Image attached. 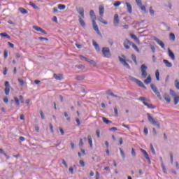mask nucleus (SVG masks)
Returning a JSON list of instances; mask_svg holds the SVG:
<instances>
[{"label": "nucleus", "instance_id": "f257e3e1", "mask_svg": "<svg viewBox=\"0 0 179 179\" xmlns=\"http://www.w3.org/2000/svg\"><path fill=\"white\" fill-rule=\"evenodd\" d=\"M147 117L150 124H152V125H155L158 128V129H160V123L159 122V121L155 120V119H153V117H152V115H150V113H147Z\"/></svg>", "mask_w": 179, "mask_h": 179}, {"label": "nucleus", "instance_id": "f03ea898", "mask_svg": "<svg viewBox=\"0 0 179 179\" xmlns=\"http://www.w3.org/2000/svg\"><path fill=\"white\" fill-rule=\"evenodd\" d=\"M129 78L130 80H131V82H134L135 83H136V85H138L139 87H143V89H145L146 90L147 87L146 86H145V85H143V83H142V81L131 76H129Z\"/></svg>", "mask_w": 179, "mask_h": 179}, {"label": "nucleus", "instance_id": "7ed1b4c3", "mask_svg": "<svg viewBox=\"0 0 179 179\" xmlns=\"http://www.w3.org/2000/svg\"><path fill=\"white\" fill-rule=\"evenodd\" d=\"M102 54L105 58H111V51H110V48H103Z\"/></svg>", "mask_w": 179, "mask_h": 179}, {"label": "nucleus", "instance_id": "20e7f679", "mask_svg": "<svg viewBox=\"0 0 179 179\" xmlns=\"http://www.w3.org/2000/svg\"><path fill=\"white\" fill-rule=\"evenodd\" d=\"M141 76L143 78H147L148 76V72H146V69H148V66L145 64H142L141 66Z\"/></svg>", "mask_w": 179, "mask_h": 179}, {"label": "nucleus", "instance_id": "39448f33", "mask_svg": "<svg viewBox=\"0 0 179 179\" xmlns=\"http://www.w3.org/2000/svg\"><path fill=\"white\" fill-rule=\"evenodd\" d=\"M141 153L143 155L145 159L148 160V164H152V162L150 161V157H149V154H148V152L143 149H141Z\"/></svg>", "mask_w": 179, "mask_h": 179}, {"label": "nucleus", "instance_id": "423d86ee", "mask_svg": "<svg viewBox=\"0 0 179 179\" xmlns=\"http://www.w3.org/2000/svg\"><path fill=\"white\" fill-rule=\"evenodd\" d=\"M80 57L83 59H85V61H86V62H88L89 64H90V65H92L93 66H96V62H94V60L87 58L83 55H80Z\"/></svg>", "mask_w": 179, "mask_h": 179}, {"label": "nucleus", "instance_id": "0eeeda50", "mask_svg": "<svg viewBox=\"0 0 179 179\" xmlns=\"http://www.w3.org/2000/svg\"><path fill=\"white\" fill-rule=\"evenodd\" d=\"M138 100H140V101H143V103L144 104V106H146V107H148V108H149L150 103H148L146 101H149V99H146L145 96H141L138 98Z\"/></svg>", "mask_w": 179, "mask_h": 179}, {"label": "nucleus", "instance_id": "6e6552de", "mask_svg": "<svg viewBox=\"0 0 179 179\" xmlns=\"http://www.w3.org/2000/svg\"><path fill=\"white\" fill-rule=\"evenodd\" d=\"M119 61H120L121 64H122L124 66L127 68V69H131V66H129L127 61H125V59H124L122 57H119Z\"/></svg>", "mask_w": 179, "mask_h": 179}, {"label": "nucleus", "instance_id": "1a4fd4ad", "mask_svg": "<svg viewBox=\"0 0 179 179\" xmlns=\"http://www.w3.org/2000/svg\"><path fill=\"white\" fill-rule=\"evenodd\" d=\"M120 24V17L118 14H115L114 18H113V25L117 27Z\"/></svg>", "mask_w": 179, "mask_h": 179}, {"label": "nucleus", "instance_id": "9d476101", "mask_svg": "<svg viewBox=\"0 0 179 179\" xmlns=\"http://www.w3.org/2000/svg\"><path fill=\"white\" fill-rule=\"evenodd\" d=\"M92 26H93L94 30L96 31L97 34H99V36H101V33H100V30H99V26H97V24L96 23V20H92Z\"/></svg>", "mask_w": 179, "mask_h": 179}, {"label": "nucleus", "instance_id": "9b49d317", "mask_svg": "<svg viewBox=\"0 0 179 179\" xmlns=\"http://www.w3.org/2000/svg\"><path fill=\"white\" fill-rule=\"evenodd\" d=\"M76 10L79 15L83 17V19H85V8L83 7H79L76 8Z\"/></svg>", "mask_w": 179, "mask_h": 179}, {"label": "nucleus", "instance_id": "f8f14e48", "mask_svg": "<svg viewBox=\"0 0 179 179\" xmlns=\"http://www.w3.org/2000/svg\"><path fill=\"white\" fill-rule=\"evenodd\" d=\"M154 41H156V43H157L159 44V45H160V47L162 48H163V50H166V47L164 45V43H163V41H160V39H159L158 38L154 37Z\"/></svg>", "mask_w": 179, "mask_h": 179}, {"label": "nucleus", "instance_id": "ddd939ff", "mask_svg": "<svg viewBox=\"0 0 179 179\" xmlns=\"http://www.w3.org/2000/svg\"><path fill=\"white\" fill-rule=\"evenodd\" d=\"M32 29H34L36 31H40L41 33H43V34H47V31H45L44 29L38 26L34 25L32 27Z\"/></svg>", "mask_w": 179, "mask_h": 179}, {"label": "nucleus", "instance_id": "4468645a", "mask_svg": "<svg viewBox=\"0 0 179 179\" xmlns=\"http://www.w3.org/2000/svg\"><path fill=\"white\" fill-rule=\"evenodd\" d=\"M131 44H132V41H131L128 39H126L123 43L124 47V48H126V50H129V45H131Z\"/></svg>", "mask_w": 179, "mask_h": 179}, {"label": "nucleus", "instance_id": "2eb2a0df", "mask_svg": "<svg viewBox=\"0 0 179 179\" xmlns=\"http://www.w3.org/2000/svg\"><path fill=\"white\" fill-rule=\"evenodd\" d=\"M168 54L172 61L176 60V55H174V52L170 50V48L168 49Z\"/></svg>", "mask_w": 179, "mask_h": 179}, {"label": "nucleus", "instance_id": "dca6fc26", "mask_svg": "<svg viewBox=\"0 0 179 179\" xmlns=\"http://www.w3.org/2000/svg\"><path fill=\"white\" fill-rule=\"evenodd\" d=\"M53 78L55 79H56V80H62V79H64V77L62 76V74L54 73L53 74Z\"/></svg>", "mask_w": 179, "mask_h": 179}, {"label": "nucleus", "instance_id": "f3484780", "mask_svg": "<svg viewBox=\"0 0 179 179\" xmlns=\"http://www.w3.org/2000/svg\"><path fill=\"white\" fill-rule=\"evenodd\" d=\"M164 99L166 101V103H168V104H169V103L171 101V99H170V95H169V94L167 93H165L164 94Z\"/></svg>", "mask_w": 179, "mask_h": 179}, {"label": "nucleus", "instance_id": "a211bd4d", "mask_svg": "<svg viewBox=\"0 0 179 179\" xmlns=\"http://www.w3.org/2000/svg\"><path fill=\"white\" fill-rule=\"evenodd\" d=\"M163 62L165 64L166 68H171V66H173V64H171V62H169L167 59H164Z\"/></svg>", "mask_w": 179, "mask_h": 179}, {"label": "nucleus", "instance_id": "6ab92c4d", "mask_svg": "<svg viewBox=\"0 0 179 179\" xmlns=\"http://www.w3.org/2000/svg\"><path fill=\"white\" fill-rule=\"evenodd\" d=\"M78 22L82 27H86V23H85V21L82 19L80 16H78Z\"/></svg>", "mask_w": 179, "mask_h": 179}, {"label": "nucleus", "instance_id": "aec40b11", "mask_svg": "<svg viewBox=\"0 0 179 179\" xmlns=\"http://www.w3.org/2000/svg\"><path fill=\"white\" fill-rule=\"evenodd\" d=\"M125 4L127 5L128 13H132V6L131 5V3L126 2Z\"/></svg>", "mask_w": 179, "mask_h": 179}, {"label": "nucleus", "instance_id": "412c9836", "mask_svg": "<svg viewBox=\"0 0 179 179\" xmlns=\"http://www.w3.org/2000/svg\"><path fill=\"white\" fill-rule=\"evenodd\" d=\"M92 44L94 45V47L95 48L96 51H97V52H99L100 46L99 45V44L97 43H96V41H92Z\"/></svg>", "mask_w": 179, "mask_h": 179}, {"label": "nucleus", "instance_id": "4be33fe9", "mask_svg": "<svg viewBox=\"0 0 179 179\" xmlns=\"http://www.w3.org/2000/svg\"><path fill=\"white\" fill-rule=\"evenodd\" d=\"M102 121L104 122V124H106L108 125L109 124H113V122L111 120H109L106 117H102Z\"/></svg>", "mask_w": 179, "mask_h": 179}, {"label": "nucleus", "instance_id": "5701e85b", "mask_svg": "<svg viewBox=\"0 0 179 179\" xmlns=\"http://www.w3.org/2000/svg\"><path fill=\"white\" fill-rule=\"evenodd\" d=\"M90 16L92 21L96 20V15H94V10H91L90 11Z\"/></svg>", "mask_w": 179, "mask_h": 179}, {"label": "nucleus", "instance_id": "b1692460", "mask_svg": "<svg viewBox=\"0 0 179 179\" xmlns=\"http://www.w3.org/2000/svg\"><path fill=\"white\" fill-rule=\"evenodd\" d=\"M106 94L112 96V97H115V99H118V95L114 94V93L111 92V90H108V91H106Z\"/></svg>", "mask_w": 179, "mask_h": 179}, {"label": "nucleus", "instance_id": "393cba45", "mask_svg": "<svg viewBox=\"0 0 179 179\" xmlns=\"http://www.w3.org/2000/svg\"><path fill=\"white\" fill-rule=\"evenodd\" d=\"M88 143L90 145V148H93V139L92 138V136H87Z\"/></svg>", "mask_w": 179, "mask_h": 179}, {"label": "nucleus", "instance_id": "a878e982", "mask_svg": "<svg viewBox=\"0 0 179 179\" xmlns=\"http://www.w3.org/2000/svg\"><path fill=\"white\" fill-rule=\"evenodd\" d=\"M18 10L22 13V15H26L28 13L27 10H26L25 8H22V7H20L18 8Z\"/></svg>", "mask_w": 179, "mask_h": 179}, {"label": "nucleus", "instance_id": "bb28decb", "mask_svg": "<svg viewBox=\"0 0 179 179\" xmlns=\"http://www.w3.org/2000/svg\"><path fill=\"white\" fill-rule=\"evenodd\" d=\"M152 82V77H150V76H149L145 80H144V83H145V85H149V83H151Z\"/></svg>", "mask_w": 179, "mask_h": 179}, {"label": "nucleus", "instance_id": "cd10ccee", "mask_svg": "<svg viewBox=\"0 0 179 179\" xmlns=\"http://www.w3.org/2000/svg\"><path fill=\"white\" fill-rule=\"evenodd\" d=\"M150 86H151V89L154 92V93H156L157 92L159 91V90H157V87L155 85L151 84Z\"/></svg>", "mask_w": 179, "mask_h": 179}, {"label": "nucleus", "instance_id": "c85d7f7f", "mask_svg": "<svg viewBox=\"0 0 179 179\" xmlns=\"http://www.w3.org/2000/svg\"><path fill=\"white\" fill-rule=\"evenodd\" d=\"M66 8V6H65L64 4L58 5V9H59V10H65Z\"/></svg>", "mask_w": 179, "mask_h": 179}, {"label": "nucleus", "instance_id": "c756f323", "mask_svg": "<svg viewBox=\"0 0 179 179\" xmlns=\"http://www.w3.org/2000/svg\"><path fill=\"white\" fill-rule=\"evenodd\" d=\"M130 37H131V38H133V40L134 41H139V39L138 38V37L136 36V35L134 34H130Z\"/></svg>", "mask_w": 179, "mask_h": 179}, {"label": "nucleus", "instance_id": "7c9ffc66", "mask_svg": "<svg viewBox=\"0 0 179 179\" xmlns=\"http://www.w3.org/2000/svg\"><path fill=\"white\" fill-rule=\"evenodd\" d=\"M169 38H170V40H172V41H176V35L174 34V33H171L169 34Z\"/></svg>", "mask_w": 179, "mask_h": 179}, {"label": "nucleus", "instance_id": "2f4dec72", "mask_svg": "<svg viewBox=\"0 0 179 179\" xmlns=\"http://www.w3.org/2000/svg\"><path fill=\"white\" fill-rule=\"evenodd\" d=\"M155 78L157 80H160V73L159 72V70L155 71Z\"/></svg>", "mask_w": 179, "mask_h": 179}, {"label": "nucleus", "instance_id": "473e14b6", "mask_svg": "<svg viewBox=\"0 0 179 179\" xmlns=\"http://www.w3.org/2000/svg\"><path fill=\"white\" fill-rule=\"evenodd\" d=\"M1 37H6V38H10V36L7 34L6 32L0 34Z\"/></svg>", "mask_w": 179, "mask_h": 179}, {"label": "nucleus", "instance_id": "72a5a7b5", "mask_svg": "<svg viewBox=\"0 0 179 179\" xmlns=\"http://www.w3.org/2000/svg\"><path fill=\"white\" fill-rule=\"evenodd\" d=\"M76 80H85V76H77L76 77Z\"/></svg>", "mask_w": 179, "mask_h": 179}, {"label": "nucleus", "instance_id": "f704fd0d", "mask_svg": "<svg viewBox=\"0 0 179 179\" xmlns=\"http://www.w3.org/2000/svg\"><path fill=\"white\" fill-rule=\"evenodd\" d=\"M99 15L100 16H103V15H104V7H99Z\"/></svg>", "mask_w": 179, "mask_h": 179}, {"label": "nucleus", "instance_id": "c9c22d12", "mask_svg": "<svg viewBox=\"0 0 179 179\" xmlns=\"http://www.w3.org/2000/svg\"><path fill=\"white\" fill-rule=\"evenodd\" d=\"M133 48H134L136 50V51L137 52H140L139 48H138V46H136V45H135V43H134L133 42H131V45Z\"/></svg>", "mask_w": 179, "mask_h": 179}, {"label": "nucleus", "instance_id": "e433bc0d", "mask_svg": "<svg viewBox=\"0 0 179 179\" xmlns=\"http://www.w3.org/2000/svg\"><path fill=\"white\" fill-rule=\"evenodd\" d=\"M29 5H30V6H32V8H34V9H40V8L38 6H36L34 4V3H33L31 1L29 2Z\"/></svg>", "mask_w": 179, "mask_h": 179}, {"label": "nucleus", "instance_id": "4c0bfd02", "mask_svg": "<svg viewBox=\"0 0 179 179\" xmlns=\"http://www.w3.org/2000/svg\"><path fill=\"white\" fill-rule=\"evenodd\" d=\"M64 117L66 118V120L68 121V122H71V117H69L68 113L66 112H64Z\"/></svg>", "mask_w": 179, "mask_h": 179}, {"label": "nucleus", "instance_id": "58836bf2", "mask_svg": "<svg viewBox=\"0 0 179 179\" xmlns=\"http://www.w3.org/2000/svg\"><path fill=\"white\" fill-rule=\"evenodd\" d=\"M131 59L134 61L136 65L138 64V62L136 61V56L135 55H131Z\"/></svg>", "mask_w": 179, "mask_h": 179}, {"label": "nucleus", "instance_id": "ea45409f", "mask_svg": "<svg viewBox=\"0 0 179 179\" xmlns=\"http://www.w3.org/2000/svg\"><path fill=\"white\" fill-rule=\"evenodd\" d=\"M10 92V87H6L4 89V93L8 96L9 94V92Z\"/></svg>", "mask_w": 179, "mask_h": 179}, {"label": "nucleus", "instance_id": "a19ab883", "mask_svg": "<svg viewBox=\"0 0 179 179\" xmlns=\"http://www.w3.org/2000/svg\"><path fill=\"white\" fill-rule=\"evenodd\" d=\"M14 101L16 106H20V102L19 101V99L16 96L14 97Z\"/></svg>", "mask_w": 179, "mask_h": 179}, {"label": "nucleus", "instance_id": "79ce46f5", "mask_svg": "<svg viewBox=\"0 0 179 179\" xmlns=\"http://www.w3.org/2000/svg\"><path fill=\"white\" fill-rule=\"evenodd\" d=\"M162 171L164 173V174H167V170L166 169V166H164V164H161Z\"/></svg>", "mask_w": 179, "mask_h": 179}, {"label": "nucleus", "instance_id": "37998d69", "mask_svg": "<svg viewBox=\"0 0 179 179\" xmlns=\"http://www.w3.org/2000/svg\"><path fill=\"white\" fill-rule=\"evenodd\" d=\"M150 150L152 155H156V151L155 150V148H153L152 144H150Z\"/></svg>", "mask_w": 179, "mask_h": 179}, {"label": "nucleus", "instance_id": "c03bdc74", "mask_svg": "<svg viewBox=\"0 0 179 179\" xmlns=\"http://www.w3.org/2000/svg\"><path fill=\"white\" fill-rule=\"evenodd\" d=\"M137 6L141 8L142 6V1L141 0H135Z\"/></svg>", "mask_w": 179, "mask_h": 179}, {"label": "nucleus", "instance_id": "a18cd8bd", "mask_svg": "<svg viewBox=\"0 0 179 179\" xmlns=\"http://www.w3.org/2000/svg\"><path fill=\"white\" fill-rule=\"evenodd\" d=\"M170 157H171V164H173V163H174V155H173V152L170 153Z\"/></svg>", "mask_w": 179, "mask_h": 179}, {"label": "nucleus", "instance_id": "49530a36", "mask_svg": "<svg viewBox=\"0 0 179 179\" xmlns=\"http://www.w3.org/2000/svg\"><path fill=\"white\" fill-rule=\"evenodd\" d=\"M131 156L135 157L136 156V152H135V149L134 148H131Z\"/></svg>", "mask_w": 179, "mask_h": 179}, {"label": "nucleus", "instance_id": "de8ad7c7", "mask_svg": "<svg viewBox=\"0 0 179 179\" xmlns=\"http://www.w3.org/2000/svg\"><path fill=\"white\" fill-rule=\"evenodd\" d=\"M120 155H121L122 159H125V153H124L122 148H120Z\"/></svg>", "mask_w": 179, "mask_h": 179}, {"label": "nucleus", "instance_id": "09e8293b", "mask_svg": "<svg viewBox=\"0 0 179 179\" xmlns=\"http://www.w3.org/2000/svg\"><path fill=\"white\" fill-rule=\"evenodd\" d=\"M18 82L20 86H24V81L22 79L18 78Z\"/></svg>", "mask_w": 179, "mask_h": 179}, {"label": "nucleus", "instance_id": "8fccbe9b", "mask_svg": "<svg viewBox=\"0 0 179 179\" xmlns=\"http://www.w3.org/2000/svg\"><path fill=\"white\" fill-rule=\"evenodd\" d=\"M49 127H50V132L52 134H54V126L51 123H50Z\"/></svg>", "mask_w": 179, "mask_h": 179}, {"label": "nucleus", "instance_id": "3c124183", "mask_svg": "<svg viewBox=\"0 0 179 179\" xmlns=\"http://www.w3.org/2000/svg\"><path fill=\"white\" fill-rule=\"evenodd\" d=\"M175 87H176V89H178V90H179V82H178V80H175Z\"/></svg>", "mask_w": 179, "mask_h": 179}, {"label": "nucleus", "instance_id": "603ef678", "mask_svg": "<svg viewBox=\"0 0 179 179\" xmlns=\"http://www.w3.org/2000/svg\"><path fill=\"white\" fill-rule=\"evenodd\" d=\"M155 94L158 97V99H159V100H162V95H160V92L157 91Z\"/></svg>", "mask_w": 179, "mask_h": 179}, {"label": "nucleus", "instance_id": "864d4df0", "mask_svg": "<svg viewBox=\"0 0 179 179\" xmlns=\"http://www.w3.org/2000/svg\"><path fill=\"white\" fill-rule=\"evenodd\" d=\"M150 15L151 16H155V10L152 9V7L150 8Z\"/></svg>", "mask_w": 179, "mask_h": 179}, {"label": "nucleus", "instance_id": "5fc2aeb1", "mask_svg": "<svg viewBox=\"0 0 179 179\" xmlns=\"http://www.w3.org/2000/svg\"><path fill=\"white\" fill-rule=\"evenodd\" d=\"M3 57L5 58V59H6V58H8V50H4V52H3Z\"/></svg>", "mask_w": 179, "mask_h": 179}, {"label": "nucleus", "instance_id": "6e6d98bb", "mask_svg": "<svg viewBox=\"0 0 179 179\" xmlns=\"http://www.w3.org/2000/svg\"><path fill=\"white\" fill-rule=\"evenodd\" d=\"M76 66V68H78V69H85V66H83V64H79Z\"/></svg>", "mask_w": 179, "mask_h": 179}, {"label": "nucleus", "instance_id": "4d7b16f0", "mask_svg": "<svg viewBox=\"0 0 179 179\" xmlns=\"http://www.w3.org/2000/svg\"><path fill=\"white\" fill-rule=\"evenodd\" d=\"M39 113L41 114V120H44V118H45V116H44V112H43V110H40Z\"/></svg>", "mask_w": 179, "mask_h": 179}, {"label": "nucleus", "instance_id": "13d9d810", "mask_svg": "<svg viewBox=\"0 0 179 179\" xmlns=\"http://www.w3.org/2000/svg\"><path fill=\"white\" fill-rule=\"evenodd\" d=\"M114 6L117 7V6H120V5H121V1H115L114 3H113Z\"/></svg>", "mask_w": 179, "mask_h": 179}, {"label": "nucleus", "instance_id": "bf43d9fd", "mask_svg": "<svg viewBox=\"0 0 179 179\" xmlns=\"http://www.w3.org/2000/svg\"><path fill=\"white\" fill-rule=\"evenodd\" d=\"M140 8L141 9V10H143V12H144V13H146V6H140Z\"/></svg>", "mask_w": 179, "mask_h": 179}, {"label": "nucleus", "instance_id": "052dcab7", "mask_svg": "<svg viewBox=\"0 0 179 179\" xmlns=\"http://www.w3.org/2000/svg\"><path fill=\"white\" fill-rule=\"evenodd\" d=\"M76 122L77 123V127H80V120L79 118H76Z\"/></svg>", "mask_w": 179, "mask_h": 179}, {"label": "nucleus", "instance_id": "680f3d73", "mask_svg": "<svg viewBox=\"0 0 179 179\" xmlns=\"http://www.w3.org/2000/svg\"><path fill=\"white\" fill-rule=\"evenodd\" d=\"M19 99H20V103H24V99L23 98V96L22 95L19 96Z\"/></svg>", "mask_w": 179, "mask_h": 179}, {"label": "nucleus", "instance_id": "e2e57ef3", "mask_svg": "<svg viewBox=\"0 0 179 179\" xmlns=\"http://www.w3.org/2000/svg\"><path fill=\"white\" fill-rule=\"evenodd\" d=\"M80 148H83V139L80 138L79 142Z\"/></svg>", "mask_w": 179, "mask_h": 179}, {"label": "nucleus", "instance_id": "0e129e2a", "mask_svg": "<svg viewBox=\"0 0 179 179\" xmlns=\"http://www.w3.org/2000/svg\"><path fill=\"white\" fill-rule=\"evenodd\" d=\"M81 167H85V161L84 160H80L79 162Z\"/></svg>", "mask_w": 179, "mask_h": 179}, {"label": "nucleus", "instance_id": "69168bd1", "mask_svg": "<svg viewBox=\"0 0 179 179\" xmlns=\"http://www.w3.org/2000/svg\"><path fill=\"white\" fill-rule=\"evenodd\" d=\"M4 85L6 87H10V85L9 84V81H6L4 83Z\"/></svg>", "mask_w": 179, "mask_h": 179}, {"label": "nucleus", "instance_id": "338daca9", "mask_svg": "<svg viewBox=\"0 0 179 179\" xmlns=\"http://www.w3.org/2000/svg\"><path fill=\"white\" fill-rule=\"evenodd\" d=\"M144 134L148 135V134H149V131L148 130L147 127H144V130H143Z\"/></svg>", "mask_w": 179, "mask_h": 179}, {"label": "nucleus", "instance_id": "774afa93", "mask_svg": "<svg viewBox=\"0 0 179 179\" xmlns=\"http://www.w3.org/2000/svg\"><path fill=\"white\" fill-rule=\"evenodd\" d=\"M69 173H71V174H73V167L71 166L69 169Z\"/></svg>", "mask_w": 179, "mask_h": 179}]
</instances>
